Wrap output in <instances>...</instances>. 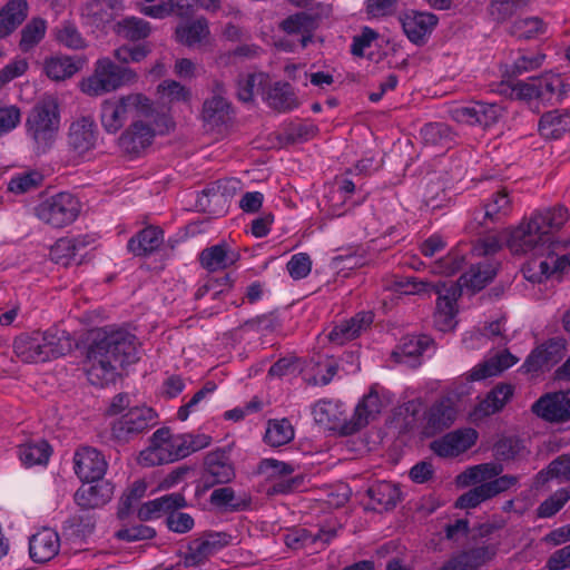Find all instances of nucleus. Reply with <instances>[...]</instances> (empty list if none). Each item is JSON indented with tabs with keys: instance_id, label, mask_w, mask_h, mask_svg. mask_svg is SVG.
Instances as JSON below:
<instances>
[{
	"instance_id": "37",
	"label": "nucleus",
	"mask_w": 570,
	"mask_h": 570,
	"mask_svg": "<svg viewBox=\"0 0 570 570\" xmlns=\"http://www.w3.org/2000/svg\"><path fill=\"white\" fill-rule=\"evenodd\" d=\"M497 275V266L492 263H479L460 276V284L473 293L484 288Z\"/></svg>"
},
{
	"instance_id": "64",
	"label": "nucleus",
	"mask_w": 570,
	"mask_h": 570,
	"mask_svg": "<svg viewBox=\"0 0 570 570\" xmlns=\"http://www.w3.org/2000/svg\"><path fill=\"white\" fill-rule=\"evenodd\" d=\"M286 269L293 279L305 278L312 269L309 255L306 253L294 254L286 264Z\"/></svg>"
},
{
	"instance_id": "2",
	"label": "nucleus",
	"mask_w": 570,
	"mask_h": 570,
	"mask_svg": "<svg viewBox=\"0 0 570 570\" xmlns=\"http://www.w3.org/2000/svg\"><path fill=\"white\" fill-rule=\"evenodd\" d=\"M137 337L128 331L105 330L88 350V381L104 387L115 383L118 370L138 361Z\"/></svg>"
},
{
	"instance_id": "41",
	"label": "nucleus",
	"mask_w": 570,
	"mask_h": 570,
	"mask_svg": "<svg viewBox=\"0 0 570 570\" xmlns=\"http://www.w3.org/2000/svg\"><path fill=\"white\" fill-rule=\"evenodd\" d=\"M208 35V21L203 17L176 28L177 41L187 47H194L200 43Z\"/></svg>"
},
{
	"instance_id": "49",
	"label": "nucleus",
	"mask_w": 570,
	"mask_h": 570,
	"mask_svg": "<svg viewBox=\"0 0 570 570\" xmlns=\"http://www.w3.org/2000/svg\"><path fill=\"white\" fill-rule=\"evenodd\" d=\"M51 454V448L45 440L19 446V458L26 466L46 464Z\"/></svg>"
},
{
	"instance_id": "61",
	"label": "nucleus",
	"mask_w": 570,
	"mask_h": 570,
	"mask_svg": "<svg viewBox=\"0 0 570 570\" xmlns=\"http://www.w3.org/2000/svg\"><path fill=\"white\" fill-rule=\"evenodd\" d=\"M42 175L39 171H28L18 175L9 181L8 189L16 194L27 193L42 183Z\"/></svg>"
},
{
	"instance_id": "32",
	"label": "nucleus",
	"mask_w": 570,
	"mask_h": 570,
	"mask_svg": "<svg viewBox=\"0 0 570 570\" xmlns=\"http://www.w3.org/2000/svg\"><path fill=\"white\" fill-rule=\"evenodd\" d=\"M163 242V229L157 226H148L128 240L127 248L135 256H148L158 249Z\"/></svg>"
},
{
	"instance_id": "14",
	"label": "nucleus",
	"mask_w": 570,
	"mask_h": 570,
	"mask_svg": "<svg viewBox=\"0 0 570 570\" xmlns=\"http://www.w3.org/2000/svg\"><path fill=\"white\" fill-rule=\"evenodd\" d=\"M497 552L498 544L484 540L461 551L440 570H476L492 560Z\"/></svg>"
},
{
	"instance_id": "35",
	"label": "nucleus",
	"mask_w": 570,
	"mask_h": 570,
	"mask_svg": "<svg viewBox=\"0 0 570 570\" xmlns=\"http://www.w3.org/2000/svg\"><path fill=\"white\" fill-rule=\"evenodd\" d=\"M367 495L374 503L373 509L379 511L392 510L401 500V491L399 487L389 481H381L372 484L367 489Z\"/></svg>"
},
{
	"instance_id": "10",
	"label": "nucleus",
	"mask_w": 570,
	"mask_h": 570,
	"mask_svg": "<svg viewBox=\"0 0 570 570\" xmlns=\"http://www.w3.org/2000/svg\"><path fill=\"white\" fill-rule=\"evenodd\" d=\"M235 478V469L226 449H217L206 454L202 481L204 490L216 484H226Z\"/></svg>"
},
{
	"instance_id": "6",
	"label": "nucleus",
	"mask_w": 570,
	"mask_h": 570,
	"mask_svg": "<svg viewBox=\"0 0 570 570\" xmlns=\"http://www.w3.org/2000/svg\"><path fill=\"white\" fill-rule=\"evenodd\" d=\"M407 285L411 286V288L404 289V293L406 294L429 291L434 292L438 295L434 323L436 327L442 332L452 328L453 320L458 312L456 301L462 295V289L464 288V286L460 284V278L456 283L448 281L438 282L435 284H430L413 278L412 281H407Z\"/></svg>"
},
{
	"instance_id": "54",
	"label": "nucleus",
	"mask_w": 570,
	"mask_h": 570,
	"mask_svg": "<svg viewBox=\"0 0 570 570\" xmlns=\"http://www.w3.org/2000/svg\"><path fill=\"white\" fill-rule=\"evenodd\" d=\"M118 108L115 100H106L101 105V125L108 132H117L126 121Z\"/></svg>"
},
{
	"instance_id": "62",
	"label": "nucleus",
	"mask_w": 570,
	"mask_h": 570,
	"mask_svg": "<svg viewBox=\"0 0 570 570\" xmlns=\"http://www.w3.org/2000/svg\"><path fill=\"white\" fill-rule=\"evenodd\" d=\"M257 471L259 474L267 475V478L278 479L291 475L295 471V468L283 461L264 459L258 463Z\"/></svg>"
},
{
	"instance_id": "31",
	"label": "nucleus",
	"mask_w": 570,
	"mask_h": 570,
	"mask_svg": "<svg viewBox=\"0 0 570 570\" xmlns=\"http://www.w3.org/2000/svg\"><path fill=\"white\" fill-rule=\"evenodd\" d=\"M513 394L510 384H497L474 407L475 419H483L501 411Z\"/></svg>"
},
{
	"instance_id": "11",
	"label": "nucleus",
	"mask_w": 570,
	"mask_h": 570,
	"mask_svg": "<svg viewBox=\"0 0 570 570\" xmlns=\"http://www.w3.org/2000/svg\"><path fill=\"white\" fill-rule=\"evenodd\" d=\"M449 114L456 122L480 125L487 128L498 122L503 114V108L498 104L475 101L469 106L453 107Z\"/></svg>"
},
{
	"instance_id": "46",
	"label": "nucleus",
	"mask_w": 570,
	"mask_h": 570,
	"mask_svg": "<svg viewBox=\"0 0 570 570\" xmlns=\"http://www.w3.org/2000/svg\"><path fill=\"white\" fill-rule=\"evenodd\" d=\"M294 439V428L287 419L269 420L264 435L266 444L278 448Z\"/></svg>"
},
{
	"instance_id": "50",
	"label": "nucleus",
	"mask_w": 570,
	"mask_h": 570,
	"mask_svg": "<svg viewBox=\"0 0 570 570\" xmlns=\"http://www.w3.org/2000/svg\"><path fill=\"white\" fill-rule=\"evenodd\" d=\"M375 561L383 562L385 570H407L403 553L395 541H389L376 549L372 556Z\"/></svg>"
},
{
	"instance_id": "55",
	"label": "nucleus",
	"mask_w": 570,
	"mask_h": 570,
	"mask_svg": "<svg viewBox=\"0 0 570 570\" xmlns=\"http://www.w3.org/2000/svg\"><path fill=\"white\" fill-rule=\"evenodd\" d=\"M316 27V19L307 12H298L287 17L282 22V28L287 33L307 32Z\"/></svg>"
},
{
	"instance_id": "63",
	"label": "nucleus",
	"mask_w": 570,
	"mask_h": 570,
	"mask_svg": "<svg viewBox=\"0 0 570 570\" xmlns=\"http://www.w3.org/2000/svg\"><path fill=\"white\" fill-rule=\"evenodd\" d=\"M464 262V256L458 250H453L434 263L433 272L439 274L453 275L461 271Z\"/></svg>"
},
{
	"instance_id": "16",
	"label": "nucleus",
	"mask_w": 570,
	"mask_h": 570,
	"mask_svg": "<svg viewBox=\"0 0 570 570\" xmlns=\"http://www.w3.org/2000/svg\"><path fill=\"white\" fill-rule=\"evenodd\" d=\"M478 439L474 429H459L431 443V450L441 458L456 456L469 450Z\"/></svg>"
},
{
	"instance_id": "29",
	"label": "nucleus",
	"mask_w": 570,
	"mask_h": 570,
	"mask_svg": "<svg viewBox=\"0 0 570 570\" xmlns=\"http://www.w3.org/2000/svg\"><path fill=\"white\" fill-rule=\"evenodd\" d=\"M239 255L233 252L226 243L204 248L199 254V263L203 268L213 273L223 271L234 265Z\"/></svg>"
},
{
	"instance_id": "52",
	"label": "nucleus",
	"mask_w": 570,
	"mask_h": 570,
	"mask_svg": "<svg viewBox=\"0 0 570 570\" xmlns=\"http://www.w3.org/2000/svg\"><path fill=\"white\" fill-rule=\"evenodd\" d=\"M56 39L69 49L79 50L87 47L86 39L70 21H63L56 28Z\"/></svg>"
},
{
	"instance_id": "44",
	"label": "nucleus",
	"mask_w": 570,
	"mask_h": 570,
	"mask_svg": "<svg viewBox=\"0 0 570 570\" xmlns=\"http://www.w3.org/2000/svg\"><path fill=\"white\" fill-rule=\"evenodd\" d=\"M512 210V202L509 196L507 188L492 194L491 198L484 204V219H489L493 223L500 222L507 217Z\"/></svg>"
},
{
	"instance_id": "45",
	"label": "nucleus",
	"mask_w": 570,
	"mask_h": 570,
	"mask_svg": "<svg viewBox=\"0 0 570 570\" xmlns=\"http://www.w3.org/2000/svg\"><path fill=\"white\" fill-rule=\"evenodd\" d=\"M117 33L124 39L132 42L147 39L151 33V26L148 21L137 18L127 17L117 23Z\"/></svg>"
},
{
	"instance_id": "9",
	"label": "nucleus",
	"mask_w": 570,
	"mask_h": 570,
	"mask_svg": "<svg viewBox=\"0 0 570 570\" xmlns=\"http://www.w3.org/2000/svg\"><path fill=\"white\" fill-rule=\"evenodd\" d=\"M531 410L537 416L549 423L570 421V389L540 396L532 404Z\"/></svg>"
},
{
	"instance_id": "25",
	"label": "nucleus",
	"mask_w": 570,
	"mask_h": 570,
	"mask_svg": "<svg viewBox=\"0 0 570 570\" xmlns=\"http://www.w3.org/2000/svg\"><path fill=\"white\" fill-rule=\"evenodd\" d=\"M97 127L91 117H81L70 125L68 144L78 155H83L96 145Z\"/></svg>"
},
{
	"instance_id": "36",
	"label": "nucleus",
	"mask_w": 570,
	"mask_h": 570,
	"mask_svg": "<svg viewBox=\"0 0 570 570\" xmlns=\"http://www.w3.org/2000/svg\"><path fill=\"white\" fill-rule=\"evenodd\" d=\"M517 362L518 358L514 355H512L508 351H504L502 353L497 354L491 360L485 361L484 363L473 367L469 374V380L480 381L490 376L498 375L504 370L513 366Z\"/></svg>"
},
{
	"instance_id": "21",
	"label": "nucleus",
	"mask_w": 570,
	"mask_h": 570,
	"mask_svg": "<svg viewBox=\"0 0 570 570\" xmlns=\"http://www.w3.org/2000/svg\"><path fill=\"white\" fill-rule=\"evenodd\" d=\"M538 131L547 140H558L570 134V108H554L543 112L538 122Z\"/></svg>"
},
{
	"instance_id": "12",
	"label": "nucleus",
	"mask_w": 570,
	"mask_h": 570,
	"mask_svg": "<svg viewBox=\"0 0 570 570\" xmlns=\"http://www.w3.org/2000/svg\"><path fill=\"white\" fill-rule=\"evenodd\" d=\"M230 535L225 532H204L199 538L191 540L184 557L187 568L203 564L210 556L228 544Z\"/></svg>"
},
{
	"instance_id": "57",
	"label": "nucleus",
	"mask_w": 570,
	"mask_h": 570,
	"mask_svg": "<svg viewBox=\"0 0 570 570\" xmlns=\"http://www.w3.org/2000/svg\"><path fill=\"white\" fill-rule=\"evenodd\" d=\"M570 499V487L560 489L546 499L538 508L539 518H551L559 512Z\"/></svg>"
},
{
	"instance_id": "47",
	"label": "nucleus",
	"mask_w": 570,
	"mask_h": 570,
	"mask_svg": "<svg viewBox=\"0 0 570 570\" xmlns=\"http://www.w3.org/2000/svg\"><path fill=\"white\" fill-rule=\"evenodd\" d=\"M503 466L500 463H482L466 469L459 475V481L463 484L485 483L500 475Z\"/></svg>"
},
{
	"instance_id": "8",
	"label": "nucleus",
	"mask_w": 570,
	"mask_h": 570,
	"mask_svg": "<svg viewBox=\"0 0 570 570\" xmlns=\"http://www.w3.org/2000/svg\"><path fill=\"white\" fill-rule=\"evenodd\" d=\"M156 417L151 407L134 406L112 423L111 434L118 442L127 443L153 428Z\"/></svg>"
},
{
	"instance_id": "43",
	"label": "nucleus",
	"mask_w": 570,
	"mask_h": 570,
	"mask_svg": "<svg viewBox=\"0 0 570 570\" xmlns=\"http://www.w3.org/2000/svg\"><path fill=\"white\" fill-rule=\"evenodd\" d=\"M95 529V518L89 512L69 517L62 525L63 534L71 540H82L90 535Z\"/></svg>"
},
{
	"instance_id": "3",
	"label": "nucleus",
	"mask_w": 570,
	"mask_h": 570,
	"mask_svg": "<svg viewBox=\"0 0 570 570\" xmlns=\"http://www.w3.org/2000/svg\"><path fill=\"white\" fill-rule=\"evenodd\" d=\"M72 350L68 332L51 327L45 332L22 333L13 341V352L23 363H43L66 355Z\"/></svg>"
},
{
	"instance_id": "22",
	"label": "nucleus",
	"mask_w": 570,
	"mask_h": 570,
	"mask_svg": "<svg viewBox=\"0 0 570 570\" xmlns=\"http://www.w3.org/2000/svg\"><path fill=\"white\" fill-rule=\"evenodd\" d=\"M60 549L59 534L50 528H43L29 540V554L36 563H46L53 559Z\"/></svg>"
},
{
	"instance_id": "33",
	"label": "nucleus",
	"mask_w": 570,
	"mask_h": 570,
	"mask_svg": "<svg viewBox=\"0 0 570 570\" xmlns=\"http://www.w3.org/2000/svg\"><path fill=\"white\" fill-rule=\"evenodd\" d=\"M224 85L215 82L214 96L206 99L203 105V118L214 126L225 124L229 119L230 104L222 96Z\"/></svg>"
},
{
	"instance_id": "27",
	"label": "nucleus",
	"mask_w": 570,
	"mask_h": 570,
	"mask_svg": "<svg viewBox=\"0 0 570 570\" xmlns=\"http://www.w3.org/2000/svg\"><path fill=\"white\" fill-rule=\"evenodd\" d=\"M374 314L372 312H360L347 321L335 325L328 333L330 342L336 345H343L347 341L357 337L362 331H365L373 323Z\"/></svg>"
},
{
	"instance_id": "13",
	"label": "nucleus",
	"mask_w": 570,
	"mask_h": 570,
	"mask_svg": "<svg viewBox=\"0 0 570 570\" xmlns=\"http://www.w3.org/2000/svg\"><path fill=\"white\" fill-rule=\"evenodd\" d=\"M399 19L407 39L416 46L425 45L439 23L438 16L428 11L409 10Z\"/></svg>"
},
{
	"instance_id": "1",
	"label": "nucleus",
	"mask_w": 570,
	"mask_h": 570,
	"mask_svg": "<svg viewBox=\"0 0 570 570\" xmlns=\"http://www.w3.org/2000/svg\"><path fill=\"white\" fill-rule=\"evenodd\" d=\"M569 216L568 208L557 204L535 210L528 220L510 232L507 243L512 252H533L535 255L522 268L523 276L529 282L542 283L556 274L551 247L554 246V234L568 222Z\"/></svg>"
},
{
	"instance_id": "42",
	"label": "nucleus",
	"mask_w": 570,
	"mask_h": 570,
	"mask_svg": "<svg viewBox=\"0 0 570 570\" xmlns=\"http://www.w3.org/2000/svg\"><path fill=\"white\" fill-rule=\"evenodd\" d=\"M81 66L82 61L80 59L75 61L71 57L65 56L47 59L43 69L50 79L61 81L72 77Z\"/></svg>"
},
{
	"instance_id": "48",
	"label": "nucleus",
	"mask_w": 570,
	"mask_h": 570,
	"mask_svg": "<svg viewBox=\"0 0 570 570\" xmlns=\"http://www.w3.org/2000/svg\"><path fill=\"white\" fill-rule=\"evenodd\" d=\"M153 51V45L148 41H142L135 45H122L114 50V58L121 66L129 63H139L145 60Z\"/></svg>"
},
{
	"instance_id": "39",
	"label": "nucleus",
	"mask_w": 570,
	"mask_h": 570,
	"mask_svg": "<svg viewBox=\"0 0 570 570\" xmlns=\"http://www.w3.org/2000/svg\"><path fill=\"white\" fill-rule=\"evenodd\" d=\"M86 242L81 238H59L50 248V258L56 264L69 266L77 256H82L80 253L86 247Z\"/></svg>"
},
{
	"instance_id": "34",
	"label": "nucleus",
	"mask_w": 570,
	"mask_h": 570,
	"mask_svg": "<svg viewBox=\"0 0 570 570\" xmlns=\"http://www.w3.org/2000/svg\"><path fill=\"white\" fill-rule=\"evenodd\" d=\"M27 0H9L0 10V39L11 35L28 16Z\"/></svg>"
},
{
	"instance_id": "4",
	"label": "nucleus",
	"mask_w": 570,
	"mask_h": 570,
	"mask_svg": "<svg viewBox=\"0 0 570 570\" xmlns=\"http://www.w3.org/2000/svg\"><path fill=\"white\" fill-rule=\"evenodd\" d=\"M26 135L38 153H46L55 144L60 128L58 99L52 95L40 98L26 118Z\"/></svg>"
},
{
	"instance_id": "56",
	"label": "nucleus",
	"mask_w": 570,
	"mask_h": 570,
	"mask_svg": "<svg viewBox=\"0 0 570 570\" xmlns=\"http://www.w3.org/2000/svg\"><path fill=\"white\" fill-rule=\"evenodd\" d=\"M422 137L425 142L431 145H440L453 139L452 129L444 122L426 124L421 129Z\"/></svg>"
},
{
	"instance_id": "20",
	"label": "nucleus",
	"mask_w": 570,
	"mask_h": 570,
	"mask_svg": "<svg viewBox=\"0 0 570 570\" xmlns=\"http://www.w3.org/2000/svg\"><path fill=\"white\" fill-rule=\"evenodd\" d=\"M187 505L184 494L174 492L142 503L138 509L137 517L141 521H149L160 518L163 514L168 517L174 510L184 509Z\"/></svg>"
},
{
	"instance_id": "53",
	"label": "nucleus",
	"mask_w": 570,
	"mask_h": 570,
	"mask_svg": "<svg viewBox=\"0 0 570 570\" xmlns=\"http://www.w3.org/2000/svg\"><path fill=\"white\" fill-rule=\"evenodd\" d=\"M147 484L142 480H137L132 485L122 494L118 507V517L125 519L129 515L131 508L138 502L146 493Z\"/></svg>"
},
{
	"instance_id": "28",
	"label": "nucleus",
	"mask_w": 570,
	"mask_h": 570,
	"mask_svg": "<svg viewBox=\"0 0 570 570\" xmlns=\"http://www.w3.org/2000/svg\"><path fill=\"white\" fill-rule=\"evenodd\" d=\"M336 534L337 530L335 528L320 529L316 533H312L305 528H293L284 534V543L294 550L314 544L324 548Z\"/></svg>"
},
{
	"instance_id": "19",
	"label": "nucleus",
	"mask_w": 570,
	"mask_h": 570,
	"mask_svg": "<svg viewBox=\"0 0 570 570\" xmlns=\"http://www.w3.org/2000/svg\"><path fill=\"white\" fill-rule=\"evenodd\" d=\"M538 82V101L544 106H556L563 102L570 91L568 83L561 75L552 71L535 77Z\"/></svg>"
},
{
	"instance_id": "51",
	"label": "nucleus",
	"mask_w": 570,
	"mask_h": 570,
	"mask_svg": "<svg viewBox=\"0 0 570 570\" xmlns=\"http://www.w3.org/2000/svg\"><path fill=\"white\" fill-rule=\"evenodd\" d=\"M46 21L42 18L31 19L21 30L19 47L23 52L30 51L46 35Z\"/></svg>"
},
{
	"instance_id": "59",
	"label": "nucleus",
	"mask_w": 570,
	"mask_h": 570,
	"mask_svg": "<svg viewBox=\"0 0 570 570\" xmlns=\"http://www.w3.org/2000/svg\"><path fill=\"white\" fill-rule=\"evenodd\" d=\"M265 80L266 76L264 73H247L245 76H239L237 80L238 99L244 102L252 101L255 88L262 86Z\"/></svg>"
},
{
	"instance_id": "7",
	"label": "nucleus",
	"mask_w": 570,
	"mask_h": 570,
	"mask_svg": "<svg viewBox=\"0 0 570 570\" xmlns=\"http://www.w3.org/2000/svg\"><path fill=\"white\" fill-rule=\"evenodd\" d=\"M80 209V203L75 195L61 191L41 200L35 207V214L45 224L62 228L76 220Z\"/></svg>"
},
{
	"instance_id": "18",
	"label": "nucleus",
	"mask_w": 570,
	"mask_h": 570,
	"mask_svg": "<svg viewBox=\"0 0 570 570\" xmlns=\"http://www.w3.org/2000/svg\"><path fill=\"white\" fill-rule=\"evenodd\" d=\"M458 409L450 397H443L431 405L425 413L424 434L434 436L449 429L456 420Z\"/></svg>"
},
{
	"instance_id": "24",
	"label": "nucleus",
	"mask_w": 570,
	"mask_h": 570,
	"mask_svg": "<svg viewBox=\"0 0 570 570\" xmlns=\"http://www.w3.org/2000/svg\"><path fill=\"white\" fill-rule=\"evenodd\" d=\"M382 402L379 393L372 387L370 392L364 395L362 401L357 404L353 421L342 424V434L350 435L365 426L371 419H374L376 414L381 412Z\"/></svg>"
},
{
	"instance_id": "5",
	"label": "nucleus",
	"mask_w": 570,
	"mask_h": 570,
	"mask_svg": "<svg viewBox=\"0 0 570 570\" xmlns=\"http://www.w3.org/2000/svg\"><path fill=\"white\" fill-rule=\"evenodd\" d=\"M137 80L138 73L132 68L104 57L96 61L92 75L80 82V89L88 96L98 97L132 85Z\"/></svg>"
},
{
	"instance_id": "58",
	"label": "nucleus",
	"mask_w": 570,
	"mask_h": 570,
	"mask_svg": "<svg viewBox=\"0 0 570 570\" xmlns=\"http://www.w3.org/2000/svg\"><path fill=\"white\" fill-rule=\"evenodd\" d=\"M314 417L315 421L328 425L330 429H337L340 428L342 430V425L340 424V417H338V409L336 404H334L331 401H321L318 402L314 407Z\"/></svg>"
},
{
	"instance_id": "17",
	"label": "nucleus",
	"mask_w": 570,
	"mask_h": 570,
	"mask_svg": "<svg viewBox=\"0 0 570 570\" xmlns=\"http://www.w3.org/2000/svg\"><path fill=\"white\" fill-rule=\"evenodd\" d=\"M155 130L141 120L134 121L119 137L120 149L130 157L140 156L153 142Z\"/></svg>"
},
{
	"instance_id": "26",
	"label": "nucleus",
	"mask_w": 570,
	"mask_h": 570,
	"mask_svg": "<svg viewBox=\"0 0 570 570\" xmlns=\"http://www.w3.org/2000/svg\"><path fill=\"white\" fill-rule=\"evenodd\" d=\"M114 494V485L104 479L79 488L75 493V502L82 510L97 509L110 501Z\"/></svg>"
},
{
	"instance_id": "38",
	"label": "nucleus",
	"mask_w": 570,
	"mask_h": 570,
	"mask_svg": "<svg viewBox=\"0 0 570 570\" xmlns=\"http://www.w3.org/2000/svg\"><path fill=\"white\" fill-rule=\"evenodd\" d=\"M115 102L126 120L130 116L151 117L155 111L153 101L140 92L122 96Z\"/></svg>"
},
{
	"instance_id": "30",
	"label": "nucleus",
	"mask_w": 570,
	"mask_h": 570,
	"mask_svg": "<svg viewBox=\"0 0 570 570\" xmlns=\"http://www.w3.org/2000/svg\"><path fill=\"white\" fill-rule=\"evenodd\" d=\"M265 100L272 109L278 112H287L299 106L293 86L286 81L272 83L265 94Z\"/></svg>"
},
{
	"instance_id": "60",
	"label": "nucleus",
	"mask_w": 570,
	"mask_h": 570,
	"mask_svg": "<svg viewBox=\"0 0 570 570\" xmlns=\"http://www.w3.org/2000/svg\"><path fill=\"white\" fill-rule=\"evenodd\" d=\"M528 3L529 0H492L490 4V12L494 19L504 21Z\"/></svg>"
},
{
	"instance_id": "23",
	"label": "nucleus",
	"mask_w": 570,
	"mask_h": 570,
	"mask_svg": "<svg viewBox=\"0 0 570 570\" xmlns=\"http://www.w3.org/2000/svg\"><path fill=\"white\" fill-rule=\"evenodd\" d=\"M433 340L428 335L405 336L392 352V358L400 364L416 367L421 364V355L432 345Z\"/></svg>"
},
{
	"instance_id": "40",
	"label": "nucleus",
	"mask_w": 570,
	"mask_h": 570,
	"mask_svg": "<svg viewBox=\"0 0 570 570\" xmlns=\"http://www.w3.org/2000/svg\"><path fill=\"white\" fill-rule=\"evenodd\" d=\"M120 6L118 0H88L81 14L96 27L104 26L114 19V10Z\"/></svg>"
},
{
	"instance_id": "15",
	"label": "nucleus",
	"mask_w": 570,
	"mask_h": 570,
	"mask_svg": "<svg viewBox=\"0 0 570 570\" xmlns=\"http://www.w3.org/2000/svg\"><path fill=\"white\" fill-rule=\"evenodd\" d=\"M73 463L76 474L87 483L102 479L108 466L102 453L91 446H82L77 450Z\"/></svg>"
}]
</instances>
